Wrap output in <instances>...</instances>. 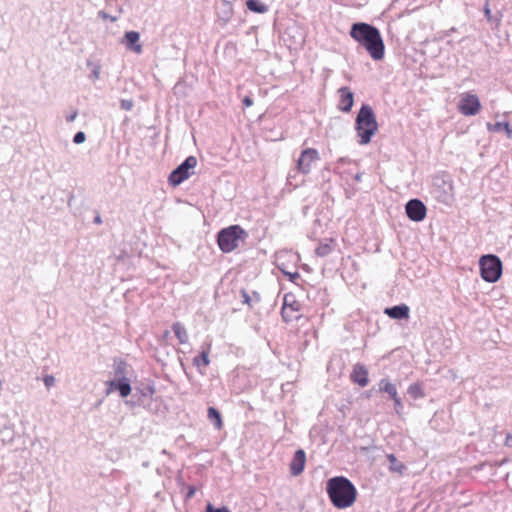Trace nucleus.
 Returning a JSON list of instances; mask_svg holds the SVG:
<instances>
[{"instance_id":"1","label":"nucleus","mask_w":512,"mask_h":512,"mask_svg":"<svg viewBox=\"0 0 512 512\" xmlns=\"http://www.w3.org/2000/svg\"><path fill=\"white\" fill-rule=\"evenodd\" d=\"M349 34L373 60L380 61L384 58L385 44L377 27L365 22H356L352 24Z\"/></svg>"},{"instance_id":"2","label":"nucleus","mask_w":512,"mask_h":512,"mask_svg":"<svg viewBox=\"0 0 512 512\" xmlns=\"http://www.w3.org/2000/svg\"><path fill=\"white\" fill-rule=\"evenodd\" d=\"M326 491L331 503L338 509L348 508L356 501L357 490L344 476L330 478L326 484Z\"/></svg>"},{"instance_id":"3","label":"nucleus","mask_w":512,"mask_h":512,"mask_svg":"<svg viewBox=\"0 0 512 512\" xmlns=\"http://www.w3.org/2000/svg\"><path fill=\"white\" fill-rule=\"evenodd\" d=\"M355 129L359 136V144L370 143L372 137L378 130V123L375 113L370 105L363 104L355 120Z\"/></svg>"},{"instance_id":"4","label":"nucleus","mask_w":512,"mask_h":512,"mask_svg":"<svg viewBox=\"0 0 512 512\" xmlns=\"http://www.w3.org/2000/svg\"><path fill=\"white\" fill-rule=\"evenodd\" d=\"M246 231L239 225H231L218 232L217 243L220 250L230 253L239 245V240L246 237Z\"/></svg>"},{"instance_id":"5","label":"nucleus","mask_w":512,"mask_h":512,"mask_svg":"<svg viewBox=\"0 0 512 512\" xmlns=\"http://www.w3.org/2000/svg\"><path fill=\"white\" fill-rule=\"evenodd\" d=\"M481 277L489 283H494L502 275V262L493 254L483 255L479 260Z\"/></svg>"},{"instance_id":"6","label":"nucleus","mask_w":512,"mask_h":512,"mask_svg":"<svg viewBox=\"0 0 512 512\" xmlns=\"http://www.w3.org/2000/svg\"><path fill=\"white\" fill-rule=\"evenodd\" d=\"M432 194L439 202L450 204L453 201V185L444 176H435L433 179Z\"/></svg>"},{"instance_id":"7","label":"nucleus","mask_w":512,"mask_h":512,"mask_svg":"<svg viewBox=\"0 0 512 512\" xmlns=\"http://www.w3.org/2000/svg\"><path fill=\"white\" fill-rule=\"evenodd\" d=\"M196 165V157H187L176 169L170 173L168 178L169 183L174 187L180 185L183 181L191 176V170L194 169Z\"/></svg>"},{"instance_id":"8","label":"nucleus","mask_w":512,"mask_h":512,"mask_svg":"<svg viewBox=\"0 0 512 512\" xmlns=\"http://www.w3.org/2000/svg\"><path fill=\"white\" fill-rule=\"evenodd\" d=\"M320 159L319 152L314 148H307L304 149L298 160H297V170L298 172L306 175L310 173L312 164L315 161H318Z\"/></svg>"},{"instance_id":"9","label":"nucleus","mask_w":512,"mask_h":512,"mask_svg":"<svg viewBox=\"0 0 512 512\" xmlns=\"http://www.w3.org/2000/svg\"><path fill=\"white\" fill-rule=\"evenodd\" d=\"M407 217L414 221L420 222L426 217L427 209L424 203L419 199H411L405 205Z\"/></svg>"},{"instance_id":"10","label":"nucleus","mask_w":512,"mask_h":512,"mask_svg":"<svg viewBox=\"0 0 512 512\" xmlns=\"http://www.w3.org/2000/svg\"><path fill=\"white\" fill-rule=\"evenodd\" d=\"M481 104L475 94H467L459 103V111L465 116H474L480 110Z\"/></svg>"},{"instance_id":"11","label":"nucleus","mask_w":512,"mask_h":512,"mask_svg":"<svg viewBox=\"0 0 512 512\" xmlns=\"http://www.w3.org/2000/svg\"><path fill=\"white\" fill-rule=\"evenodd\" d=\"M368 369L361 363H356L353 366L350 378L352 382L358 384L360 387H366L369 383Z\"/></svg>"},{"instance_id":"12","label":"nucleus","mask_w":512,"mask_h":512,"mask_svg":"<svg viewBox=\"0 0 512 512\" xmlns=\"http://www.w3.org/2000/svg\"><path fill=\"white\" fill-rule=\"evenodd\" d=\"M140 34L137 31H127L124 34L122 43L125 44L128 50L134 51L137 54L142 52V45L139 43Z\"/></svg>"},{"instance_id":"13","label":"nucleus","mask_w":512,"mask_h":512,"mask_svg":"<svg viewBox=\"0 0 512 512\" xmlns=\"http://www.w3.org/2000/svg\"><path fill=\"white\" fill-rule=\"evenodd\" d=\"M108 391L109 393L111 390L115 389L119 391V394L121 397H127L131 393V385L129 383V380L127 377H121L117 381H108Z\"/></svg>"},{"instance_id":"14","label":"nucleus","mask_w":512,"mask_h":512,"mask_svg":"<svg viewBox=\"0 0 512 512\" xmlns=\"http://www.w3.org/2000/svg\"><path fill=\"white\" fill-rule=\"evenodd\" d=\"M340 94L339 109L343 112H350L354 103V94L348 87L338 89Z\"/></svg>"},{"instance_id":"15","label":"nucleus","mask_w":512,"mask_h":512,"mask_svg":"<svg viewBox=\"0 0 512 512\" xmlns=\"http://www.w3.org/2000/svg\"><path fill=\"white\" fill-rule=\"evenodd\" d=\"M306 462V455L304 450L298 449L293 456V459L290 463V472L293 476H298L304 470Z\"/></svg>"},{"instance_id":"16","label":"nucleus","mask_w":512,"mask_h":512,"mask_svg":"<svg viewBox=\"0 0 512 512\" xmlns=\"http://www.w3.org/2000/svg\"><path fill=\"white\" fill-rule=\"evenodd\" d=\"M410 309L406 304L395 305L388 307L384 310V313L392 319H407L409 317Z\"/></svg>"},{"instance_id":"17","label":"nucleus","mask_w":512,"mask_h":512,"mask_svg":"<svg viewBox=\"0 0 512 512\" xmlns=\"http://www.w3.org/2000/svg\"><path fill=\"white\" fill-rule=\"evenodd\" d=\"M335 242L333 239H325V241L320 242L317 248L315 249V254L318 257H326L334 250Z\"/></svg>"},{"instance_id":"18","label":"nucleus","mask_w":512,"mask_h":512,"mask_svg":"<svg viewBox=\"0 0 512 512\" xmlns=\"http://www.w3.org/2000/svg\"><path fill=\"white\" fill-rule=\"evenodd\" d=\"M293 297L291 295H285L284 296V302L282 307V318L285 322H291L293 320H298L300 316L296 315V312H292L290 309H288V299H292Z\"/></svg>"},{"instance_id":"19","label":"nucleus","mask_w":512,"mask_h":512,"mask_svg":"<svg viewBox=\"0 0 512 512\" xmlns=\"http://www.w3.org/2000/svg\"><path fill=\"white\" fill-rule=\"evenodd\" d=\"M172 330L177 337L180 344H186L188 342V333L184 325L180 322H175L172 325Z\"/></svg>"},{"instance_id":"20","label":"nucleus","mask_w":512,"mask_h":512,"mask_svg":"<svg viewBox=\"0 0 512 512\" xmlns=\"http://www.w3.org/2000/svg\"><path fill=\"white\" fill-rule=\"evenodd\" d=\"M487 129L490 132H500L505 130L508 138H511L512 136V127L509 122H496L494 124L487 123Z\"/></svg>"},{"instance_id":"21","label":"nucleus","mask_w":512,"mask_h":512,"mask_svg":"<svg viewBox=\"0 0 512 512\" xmlns=\"http://www.w3.org/2000/svg\"><path fill=\"white\" fill-rule=\"evenodd\" d=\"M379 390L381 392L387 393L391 399L396 398L398 396L397 388L394 384H392L389 379H381L379 382Z\"/></svg>"},{"instance_id":"22","label":"nucleus","mask_w":512,"mask_h":512,"mask_svg":"<svg viewBox=\"0 0 512 512\" xmlns=\"http://www.w3.org/2000/svg\"><path fill=\"white\" fill-rule=\"evenodd\" d=\"M155 393V388L152 385H146L143 388H136L134 396L140 394L138 401L144 402L145 399H151Z\"/></svg>"},{"instance_id":"23","label":"nucleus","mask_w":512,"mask_h":512,"mask_svg":"<svg viewBox=\"0 0 512 512\" xmlns=\"http://www.w3.org/2000/svg\"><path fill=\"white\" fill-rule=\"evenodd\" d=\"M207 416L217 429L222 428V426H223L222 417H221L220 412L216 408L209 407L207 410Z\"/></svg>"},{"instance_id":"24","label":"nucleus","mask_w":512,"mask_h":512,"mask_svg":"<svg viewBox=\"0 0 512 512\" xmlns=\"http://www.w3.org/2000/svg\"><path fill=\"white\" fill-rule=\"evenodd\" d=\"M247 8L256 13H265L268 11L267 5H265L260 0H247L246 2Z\"/></svg>"},{"instance_id":"25","label":"nucleus","mask_w":512,"mask_h":512,"mask_svg":"<svg viewBox=\"0 0 512 512\" xmlns=\"http://www.w3.org/2000/svg\"><path fill=\"white\" fill-rule=\"evenodd\" d=\"M407 393L413 398V399H420L425 397V393L423 391L422 385L420 383H413L411 384L408 389Z\"/></svg>"},{"instance_id":"26","label":"nucleus","mask_w":512,"mask_h":512,"mask_svg":"<svg viewBox=\"0 0 512 512\" xmlns=\"http://www.w3.org/2000/svg\"><path fill=\"white\" fill-rule=\"evenodd\" d=\"M387 459L390 463L389 468L391 471L402 474L403 471L406 469L405 465L402 462L398 461L394 454L387 455Z\"/></svg>"},{"instance_id":"27","label":"nucleus","mask_w":512,"mask_h":512,"mask_svg":"<svg viewBox=\"0 0 512 512\" xmlns=\"http://www.w3.org/2000/svg\"><path fill=\"white\" fill-rule=\"evenodd\" d=\"M241 296L243 299L242 302L244 304H247L250 307L253 306L254 302L258 303L261 300L260 294L256 291L253 292V296H250L249 293L245 289H242Z\"/></svg>"},{"instance_id":"28","label":"nucleus","mask_w":512,"mask_h":512,"mask_svg":"<svg viewBox=\"0 0 512 512\" xmlns=\"http://www.w3.org/2000/svg\"><path fill=\"white\" fill-rule=\"evenodd\" d=\"M210 363L209 360V352L208 351H202L201 354L193 359V364L197 367L202 366H208Z\"/></svg>"},{"instance_id":"29","label":"nucleus","mask_w":512,"mask_h":512,"mask_svg":"<svg viewBox=\"0 0 512 512\" xmlns=\"http://www.w3.org/2000/svg\"><path fill=\"white\" fill-rule=\"evenodd\" d=\"M87 66L92 67V72L90 74V78L92 80H97L100 77L101 66L99 64H93L91 60H87Z\"/></svg>"},{"instance_id":"30","label":"nucleus","mask_w":512,"mask_h":512,"mask_svg":"<svg viewBox=\"0 0 512 512\" xmlns=\"http://www.w3.org/2000/svg\"><path fill=\"white\" fill-rule=\"evenodd\" d=\"M126 363L124 361H120L118 362L116 365H115V373L117 376H119L120 378L121 377H126L125 374H126Z\"/></svg>"},{"instance_id":"31","label":"nucleus","mask_w":512,"mask_h":512,"mask_svg":"<svg viewBox=\"0 0 512 512\" xmlns=\"http://www.w3.org/2000/svg\"><path fill=\"white\" fill-rule=\"evenodd\" d=\"M236 0H222L224 6H225V15H226V20H228L232 14V4L235 2Z\"/></svg>"},{"instance_id":"32","label":"nucleus","mask_w":512,"mask_h":512,"mask_svg":"<svg viewBox=\"0 0 512 512\" xmlns=\"http://www.w3.org/2000/svg\"><path fill=\"white\" fill-rule=\"evenodd\" d=\"M394 402V410L398 415H401L403 413V404L399 396H396V398L392 399Z\"/></svg>"},{"instance_id":"33","label":"nucleus","mask_w":512,"mask_h":512,"mask_svg":"<svg viewBox=\"0 0 512 512\" xmlns=\"http://www.w3.org/2000/svg\"><path fill=\"white\" fill-rule=\"evenodd\" d=\"M134 106V102L132 99H122L120 101V107L121 109L125 111H130Z\"/></svg>"},{"instance_id":"34","label":"nucleus","mask_w":512,"mask_h":512,"mask_svg":"<svg viewBox=\"0 0 512 512\" xmlns=\"http://www.w3.org/2000/svg\"><path fill=\"white\" fill-rule=\"evenodd\" d=\"M206 512H231L227 507L214 508L211 503L206 506Z\"/></svg>"},{"instance_id":"35","label":"nucleus","mask_w":512,"mask_h":512,"mask_svg":"<svg viewBox=\"0 0 512 512\" xmlns=\"http://www.w3.org/2000/svg\"><path fill=\"white\" fill-rule=\"evenodd\" d=\"M85 139H86V135H85V133H84V132H82V131H79V132H77V133L74 135V137H73V142H74L75 144H81V143H83V142L85 141Z\"/></svg>"},{"instance_id":"36","label":"nucleus","mask_w":512,"mask_h":512,"mask_svg":"<svg viewBox=\"0 0 512 512\" xmlns=\"http://www.w3.org/2000/svg\"><path fill=\"white\" fill-rule=\"evenodd\" d=\"M288 309H290L292 312H298L300 309V304L293 299L291 301L288 299Z\"/></svg>"},{"instance_id":"37","label":"nucleus","mask_w":512,"mask_h":512,"mask_svg":"<svg viewBox=\"0 0 512 512\" xmlns=\"http://www.w3.org/2000/svg\"><path fill=\"white\" fill-rule=\"evenodd\" d=\"M43 381H44L45 386H46L47 388H50V387H52V386L54 385V383H55V378H54V376H52V375H46V376L44 377Z\"/></svg>"},{"instance_id":"38","label":"nucleus","mask_w":512,"mask_h":512,"mask_svg":"<svg viewBox=\"0 0 512 512\" xmlns=\"http://www.w3.org/2000/svg\"><path fill=\"white\" fill-rule=\"evenodd\" d=\"M98 16L102 19H109L112 22H115L117 20L116 17H112L109 14H107L105 11H99Z\"/></svg>"},{"instance_id":"39","label":"nucleus","mask_w":512,"mask_h":512,"mask_svg":"<svg viewBox=\"0 0 512 512\" xmlns=\"http://www.w3.org/2000/svg\"><path fill=\"white\" fill-rule=\"evenodd\" d=\"M77 115H78L77 110H74L71 114H69V115H67V116H66V121H67L68 123L73 122V121L76 119Z\"/></svg>"},{"instance_id":"40","label":"nucleus","mask_w":512,"mask_h":512,"mask_svg":"<svg viewBox=\"0 0 512 512\" xmlns=\"http://www.w3.org/2000/svg\"><path fill=\"white\" fill-rule=\"evenodd\" d=\"M243 105H244L245 107H250V106H252V105H253V100L251 99V97H249V96L244 97V99H243Z\"/></svg>"},{"instance_id":"41","label":"nucleus","mask_w":512,"mask_h":512,"mask_svg":"<svg viewBox=\"0 0 512 512\" xmlns=\"http://www.w3.org/2000/svg\"><path fill=\"white\" fill-rule=\"evenodd\" d=\"M484 13H485V16L488 18V20H490V18H491V10H490L488 4H486L485 7H484Z\"/></svg>"},{"instance_id":"42","label":"nucleus","mask_w":512,"mask_h":512,"mask_svg":"<svg viewBox=\"0 0 512 512\" xmlns=\"http://www.w3.org/2000/svg\"><path fill=\"white\" fill-rule=\"evenodd\" d=\"M505 446L512 447V435H507L505 439Z\"/></svg>"},{"instance_id":"43","label":"nucleus","mask_w":512,"mask_h":512,"mask_svg":"<svg viewBox=\"0 0 512 512\" xmlns=\"http://www.w3.org/2000/svg\"><path fill=\"white\" fill-rule=\"evenodd\" d=\"M195 491H196V490H195V488H194L193 486L189 487V490H188V492H187L186 497H187V498H191V497H193V496H194V494H195Z\"/></svg>"},{"instance_id":"44","label":"nucleus","mask_w":512,"mask_h":512,"mask_svg":"<svg viewBox=\"0 0 512 512\" xmlns=\"http://www.w3.org/2000/svg\"><path fill=\"white\" fill-rule=\"evenodd\" d=\"M299 277V274L297 272L293 273V274H290V279L293 280L295 278H298Z\"/></svg>"},{"instance_id":"45","label":"nucleus","mask_w":512,"mask_h":512,"mask_svg":"<svg viewBox=\"0 0 512 512\" xmlns=\"http://www.w3.org/2000/svg\"><path fill=\"white\" fill-rule=\"evenodd\" d=\"M94 222L97 223V224H100L102 222L101 217L100 216H96L95 219H94Z\"/></svg>"},{"instance_id":"46","label":"nucleus","mask_w":512,"mask_h":512,"mask_svg":"<svg viewBox=\"0 0 512 512\" xmlns=\"http://www.w3.org/2000/svg\"><path fill=\"white\" fill-rule=\"evenodd\" d=\"M355 179H356L357 181H359V180L361 179V176L358 174V175H356V176H355Z\"/></svg>"}]
</instances>
